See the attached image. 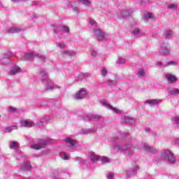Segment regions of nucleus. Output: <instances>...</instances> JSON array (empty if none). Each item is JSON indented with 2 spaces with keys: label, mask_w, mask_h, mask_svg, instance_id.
<instances>
[{
  "label": "nucleus",
  "mask_w": 179,
  "mask_h": 179,
  "mask_svg": "<svg viewBox=\"0 0 179 179\" xmlns=\"http://www.w3.org/2000/svg\"><path fill=\"white\" fill-rule=\"evenodd\" d=\"M50 143V141L45 139L42 140L41 142L38 143V144H34L31 146V149H34L35 150H38L40 149H43L45 145H48Z\"/></svg>",
  "instance_id": "nucleus-1"
},
{
  "label": "nucleus",
  "mask_w": 179,
  "mask_h": 179,
  "mask_svg": "<svg viewBox=\"0 0 179 179\" xmlns=\"http://www.w3.org/2000/svg\"><path fill=\"white\" fill-rule=\"evenodd\" d=\"M163 157L165 159H168L169 162L173 164L174 162H176V158H174V155L171 153L170 150L165 151L162 153Z\"/></svg>",
  "instance_id": "nucleus-2"
},
{
  "label": "nucleus",
  "mask_w": 179,
  "mask_h": 179,
  "mask_svg": "<svg viewBox=\"0 0 179 179\" xmlns=\"http://www.w3.org/2000/svg\"><path fill=\"white\" fill-rule=\"evenodd\" d=\"M20 166V170L22 172V174H24L25 171H29V170L31 169V165L30 164H26V162L21 163Z\"/></svg>",
  "instance_id": "nucleus-3"
},
{
  "label": "nucleus",
  "mask_w": 179,
  "mask_h": 179,
  "mask_svg": "<svg viewBox=\"0 0 179 179\" xmlns=\"http://www.w3.org/2000/svg\"><path fill=\"white\" fill-rule=\"evenodd\" d=\"M20 124L22 125V127H34L35 125L34 122L29 120H21Z\"/></svg>",
  "instance_id": "nucleus-4"
},
{
  "label": "nucleus",
  "mask_w": 179,
  "mask_h": 179,
  "mask_svg": "<svg viewBox=\"0 0 179 179\" xmlns=\"http://www.w3.org/2000/svg\"><path fill=\"white\" fill-rule=\"evenodd\" d=\"M34 57H38V58H43V56H40L38 55H34L33 52H30V53H27L25 55V59H27V61H33V59H34Z\"/></svg>",
  "instance_id": "nucleus-5"
},
{
  "label": "nucleus",
  "mask_w": 179,
  "mask_h": 179,
  "mask_svg": "<svg viewBox=\"0 0 179 179\" xmlns=\"http://www.w3.org/2000/svg\"><path fill=\"white\" fill-rule=\"evenodd\" d=\"M86 95V90L81 89L78 92L75 94L76 99H83Z\"/></svg>",
  "instance_id": "nucleus-6"
},
{
  "label": "nucleus",
  "mask_w": 179,
  "mask_h": 179,
  "mask_svg": "<svg viewBox=\"0 0 179 179\" xmlns=\"http://www.w3.org/2000/svg\"><path fill=\"white\" fill-rule=\"evenodd\" d=\"M90 159L91 162H99V160H100V159H101V157L100 155H96V153H94V152H91Z\"/></svg>",
  "instance_id": "nucleus-7"
},
{
  "label": "nucleus",
  "mask_w": 179,
  "mask_h": 179,
  "mask_svg": "<svg viewBox=\"0 0 179 179\" xmlns=\"http://www.w3.org/2000/svg\"><path fill=\"white\" fill-rule=\"evenodd\" d=\"M166 79L170 82V83H174V82L177 80V78L171 74H167Z\"/></svg>",
  "instance_id": "nucleus-8"
},
{
  "label": "nucleus",
  "mask_w": 179,
  "mask_h": 179,
  "mask_svg": "<svg viewBox=\"0 0 179 179\" xmlns=\"http://www.w3.org/2000/svg\"><path fill=\"white\" fill-rule=\"evenodd\" d=\"M147 103H148V104H151L152 106H156L157 104H160V103H162V101L158 99H152L147 101Z\"/></svg>",
  "instance_id": "nucleus-9"
},
{
  "label": "nucleus",
  "mask_w": 179,
  "mask_h": 179,
  "mask_svg": "<svg viewBox=\"0 0 179 179\" xmlns=\"http://www.w3.org/2000/svg\"><path fill=\"white\" fill-rule=\"evenodd\" d=\"M96 36H97L98 40H101V38H104V37H106V34H104V32L96 31Z\"/></svg>",
  "instance_id": "nucleus-10"
},
{
  "label": "nucleus",
  "mask_w": 179,
  "mask_h": 179,
  "mask_svg": "<svg viewBox=\"0 0 179 179\" xmlns=\"http://www.w3.org/2000/svg\"><path fill=\"white\" fill-rule=\"evenodd\" d=\"M10 146L11 149H19V143L16 141H13L12 143H10Z\"/></svg>",
  "instance_id": "nucleus-11"
},
{
  "label": "nucleus",
  "mask_w": 179,
  "mask_h": 179,
  "mask_svg": "<svg viewBox=\"0 0 179 179\" xmlns=\"http://www.w3.org/2000/svg\"><path fill=\"white\" fill-rule=\"evenodd\" d=\"M20 71H22V69L20 67H15L11 70L10 73L11 75H16V73H19Z\"/></svg>",
  "instance_id": "nucleus-12"
},
{
  "label": "nucleus",
  "mask_w": 179,
  "mask_h": 179,
  "mask_svg": "<svg viewBox=\"0 0 179 179\" xmlns=\"http://www.w3.org/2000/svg\"><path fill=\"white\" fill-rule=\"evenodd\" d=\"M145 150H147V152H150L151 153H155L156 152V149L153 148V147H150L149 145H145Z\"/></svg>",
  "instance_id": "nucleus-13"
},
{
  "label": "nucleus",
  "mask_w": 179,
  "mask_h": 179,
  "mask_svg": "<svg viewBox=\"0 0 179 179\" xmlns=\"http://www.w3.org/2000/svg\"><path fill=\"white\" fill-rule=\"evenodd\" d=\"M64 141L66 142V143H69L71 148H73L75 146V141L71 138H66L64 140Z\"/></svg>",
  "instance_id": "nucleus-14"
},
{
  "label": "nucleus",
  "mask_w": 179,
  "mask_h": 179,
  "mask_svg": "<svg viewBox=\"0 0 179 179\" xmlns=\"http://www.w3.org/2000/svg\"><path fill=\"white\" fill-rule=\"evenodd\" d=\"M145 20H148V19H152V20H155V16H153V14L152 13H148L145 14Z\"/></svg>",
  "instance_id": "nucleus-15"
},
{
  "label": "nucleus",
  "mask_w": 179,
  "mask_h": 179,
  "mask_svg": "<svg viewBox=\"0 0 179 179\" xmlns=\"http://www.w3.org/2000/svg\"><path fill=\"white\" fill-rule=\"evenodd\" d=\"M101 163H110V159L107 157H101V159H99Z\"/></svg>",
  "instance_id": "nucleus-16"
},
{
  "label": "nucleus",
  "mask_w": 179,
  "mask_h": 179,
  "mask_svg": "<svg viewBox=\"0 0 179 179\" xmlns=\"http://www.w3.org/2000/svg\"><path fill=\"white\" fill-rule=\"evenodd\" d=\"M108 107L110 110H113V111H114V113H116V114H120V113H121V110H120V109L117 108H113L111 105H109Z\"/></svg>",
  "instance_id": "nucleus-17"
},
{
  "label": "nucleus",
  "mask_w": 179,
  "mask_h": 179,
  "mask_svg": "<svg viewBox=\"0 0 179 179\" xmlns=\"http://www.w3.org/2000/svg\"><path fill=\"white\" fill-rule=\"evenodd\" d=\"M9 33H17V31H20L19 28L12 27L9 29Z\"/></svg>",
  "instance_id": "nucleus-18"
},
{
  "label": "nucleus",
  "mask_w": 179,
  "mask_h": 179,
  "mask_svg": "<svg viewBox=\"0 0 179 179\" xmlns=\"http://www.w3.org/2000/svg\"><path fill=\"white\" fill-rule=\"evenodd\" d=\"M80 3H83V5H86L87 6H89L90 5V1L89 0H79Z\"/></svg>",
  "instance_id": "nucleus-19"
},
{
  "label": "nucleus",
  "mask_w": 179,
  "mask_h": 179,
  "mask_svg": "<svg viewBox=\"0 0 179 179\" xmlns=\"http://www.w3.org/2000/svg\"><path fill=\"white\" fill-rule=\"evenodd\" d=\"M17 127L16 126H12V127H9L8 128L6 129V131L7 132H12V131H13V129H16Z\"/></svg>",
  "instance_id": "nucleus-20"
},
{
  "label": "nucleus",
  "mask_w": 179,
  "mask_h": 179,
  "mask_svg": "<svg viewBox=\"0 0 179 179\" xmlns=\"http://www.w3.org/2000/svg\"><path fill=\"white\" fill-rule=\"evenodd\" d=\"M179 94L178 89H176V90L170 91V94Z\"/></svg>",
  "instance_id": "nucleus-21"
},
{
  "label": "nucleus",
  "mask_w": 179,
  "mask_h": 179,
  "mask_svg": "<svg viewBox=\"0 0 179 179\" xmlns=\"http://www.w3.org/2000/svg\"><path fill=\"white\" fill-rule=\"evenodd\" d=\"M133 34H139V29L135 28L134 31H132Z\"/></svg>",
  "instance_id": "nucleus-22"
},
{
  "label": "nucleus",
  "mask_w": 179,
  "mask_h": 179,
  "mask_svg": "<svg viewBox=\"0 0 179 179\" xmlns=\"http://www.w3.org/2000/svg\"><path fill=\"white\" fill-rule=\"evenodd\" d=\"M102 73V76H106V75H107V70L106 69V68H103L101 71Z\"/></svg>",
  "instance_id": "nucleus-23"
},
{
  "label": "nucleus",
  "mask_w": 179,
  "mask_h": 179,
  "mask_svg": "<svg viewBox=\"0 0 179 179\" xmlns=\"http://www.w3.org/2000/svg\"><path fill=\"white\" fill-rule=\"evenodd\" d=\"M138 75H140V76H143L145 75V70H140L138 71Z\"/></svg>",
  "instance_id": "nucleus-24"
},
{
  "label": "nucleus",
  "mask_w": 179,
  "mask_h": 179,
  "mask_svg": "<svg viewBox=\"0 0 179 179\" xmlns=\"http://www.w3.org/2000/svg\"><path fill=\"white\" fill-rule=\"evenodd\" d=\"M47 76V73H45V71H42L40 73V76L43 77V76Z\"/></svg>",
  "instance_id": "nucleus-25"
},
{
  "label": "nucleus",
  "mask_w": 179,
  "mask_h": 179,
  "mask_svg": "<svg viewBox=\"0 0 179 179\" xmlns=\"http://www.w3.org/2000/svg\"><path fill=\"white\" fill-rule=\"evenodd\" d=\"M168 8L169 9H173V8H176V6L174 4H169Z\"/></svg>",
  "instance_id": "nucleus-26"
},
{
  "label": "nucleus",
  "mask_w": 179,
  "mask_h": 179,
  "mask_svg": "<svg viewBox=\"0 0 179 179\" xmlns=\"http://www.w3.org/2000/svg\"><path fill=\"white\" fill-rule=\"evenodd\" d=\"M94 23H96V21H94V20H90V24H91L92 26H93V24H94Z\"/></svg>",
  "instance_id": "nucleus-27"
},
{
  "label": "nucleus",
  "mask_w": 179,
  "mask_h": 179,
  "mask_svg": "<svg viewBox=\"0 0 179 179\" xmlns=\"http://www.w3.org/2000/svg\"><path fill=\"white\" fill-rule=\"evenodd\" d=\"M64 31H66L67 33H69V30H70L69 27H64Z\"/></svg>",
  "instance_id": "nucleus-28"
},
{
  "label": "nucleus",
  "mask_w": 179,
  "mask_h": 179,
  "mask_svg": "<svg viewBox=\"0 0 179 179\" xmlns=\"http://www.w3.org/2000/svg\"><path fill=\"white\" fill-rule=\"evenodd\" d=\"M59 46L60 47V48H65V45L64 43H59Z\"/></svg>",
  "instance_id": "nucleus-29"
},
{
  "label": "nucleus",
  "mask_w": 179,
  "mask_h": 179,
  "mask_svg": "<svg viewBox=\"0 0 179 179\" xmlns=\"http://www.w3.org/2000/svg\"><path fill=\"white\" fill-rule=\"evenodd\" d=\"M113 177H114V174L110 173V174H109V176H108V179H111V178H113Z\"/></svg>",
  "instance_id": "nucleus-30"
},
{
  "label": "nucleus",
  "mask_w": 179,
  "mask_h": 179,
  "mask_svg": "<svg viewBox=\"0 0 179 179\" xmlns=\"http://www.w3.org/2000/svg\"><path fill=\"white\" fill-rule=\"evenodd\" d=\"M64 160H68V159H69V157L66 155V154H64Z\"/></svg>",
  "instance_id": "nucleus-31"
},
{
  "label": "nucleus",
  "mask_w": 179,
  "mask_h": 179,
  "mask_svg": "<svg viewBox=\"0 0 179 179\" xmlns=\"http://www.w3.org/2000/svg\"><path fill=\"white\" fill-rule=\"evenodd\" d=\"M10 110H11V111H16V108H13V107H10Z\"/></svg>",
  "instance_id": "nucleus-32"
},
{
  "label": "nucleus",
  "mask_w": 179,
  "mask_h": 179,
  "mask_svg": "<svg viewBox=\"0 0 179 179\" xmlns=\"http://www.w3.org/2000/svg\"><path fill=\"white\" fill-rule=\"evenodd\" d=\"M174 64V62H169L168 63V65H173Z\"/></svg>",
  "instance_id": "nucleus-33"
},
{
  "label": "nucleus",
  "mask_w": 179,
  "mask_h": 179,
  "mask_svg": "<svg viewBox=\"0 0 179 179\" xmlns=\"http://www.w3.org/2000/svg\"><path fill=\"white\" fill-rule=\"evenodd\" d=\"M174 120L179 122V117H175Z\"/></svg>",
  "instance_id": "nucleus-34"
},
{
  "label": "nucleus",
  "mask_w": 179,
  "mask_h": 179,
  "mask_svg": "<svg viewBox=\"0 0 179 179\" xmlns=\"http://www.w3.org/2000/svg\"><path fill=\"white\" fill-rule=\"evenodd\" d=\"M62 54H69V52L65 51V52H64Z\"/></svg>",
  "instance_id": "nucleus-35"
},
{
  "label": "nucleus",
  "mask_w": 179,
  "mask_h": 179,
  "mask_svg": "<svg viewBox=\"0 0 179 179\" xmlns=\"http://www.w3.org/2000/svg\"><path fill=\"white\" fill-rule=\"evenodd\" d=\"M48 89H50V90H52V89H54L53 87H48Z\"/></svg>",
  "instance_id": "nucleus-36"
},
{
  "label": "nucleus",
  "mask_w": 179,
  "mask_h": 179,
  "mask_svg": "<svg viewBox=\"0 0 179 179\" xmlns=\"http://www.w3.org/2000/svg\"><path fill=\"white\" fill-rule=\"evenodd\" d=\"M171 34V31H168V36L169 34Z\"/></svg>",
  "instance_id": "nucleus-37"
},
{
  "label": "nucleus",
  "mask_w": 179,
  "mask_h": 179,
  "mask_svg": "<svg viewBox=\"0 0 179 179\" xmlns=\"http://www.w3.org/2000/svg\"><path fill=\"white\" fill-rule=\"evenodd\" d=\"M93 118H94V117H92V118H90V120H93Z\"/></svg>",
  "instance_id": "nucleus-38"
},
{
  "label": "nucleus",
  "mask_w": 179,
  "mask_h": 179,
  "mask_svg": "<svg viewBox=\"0 0 179 179\" xmlns=\"http://www.w3.org/2000/svg\"><path fill=\"white\" fill-rule=\"evenodd\" d=\"M0 118H1V115H0Z\"/></svg>",
  "instance_id": "nucleus-39"
}]
</instances>
